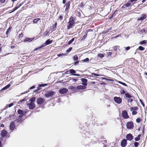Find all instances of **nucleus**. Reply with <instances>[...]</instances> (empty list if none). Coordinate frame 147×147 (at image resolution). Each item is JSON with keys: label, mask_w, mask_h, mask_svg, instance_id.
Masks as SVG:
<instances>
[{"label": "nucleus", "mask_w": 147, "mask_h": 147, "mask_svg": "<svg viewBox=\"0 0 147 147\" xmlns=\"http://www.w3.org/2000/svg\"><path fill=\"white\" fill-rule=\"evenodd\" d=\"M90 130L89 131H86L84 133V135H83V137H85L84 138V140L85 143L88 142H90V135H92L93 134V131L92 129Z\"/></svg>", "instance_id": "f257e3e1"}, {"label": "nucleus", "mask_w": 147, "mask_h": 147, "mask_svg": "<svg viewBox=\"0 0 147 147\" xmlns=\"http://www.w3.org/2000/svg\"><path fill=\"white\" fill-rule=\"evenodd\" d=\"M52 42H53V41L52 40H50V39L47 40L46 41L45 43L43 44V45H42L38 47V48H36L34 50V51L36 50H38L39 49H41L42 48L45 46L47 45H48L51 44V43Z\"/></svg>", "instance_id": "f03ea898"}, {"label": "nucleus", "mask_w": 147, "mask_h": 147, "mask_svg": "<svg viewBox=\"0 0 147 147\" xmlns=\"http://www.w3.org/2000/svg\"><path fill=\"white\" fill-rule=\"evenodd\" d=\"M45 101L44 98H38L36 99V102L38 105H42Z\"/></svg>", "instance_id": "7ed1b4c3"}, {"label": "nucleus", "mask_w": 147, "mask_h": 147, "mask_svg": "<svg viewBox=\"0 0 147 147\" xmlns=\"http://www.w3.org/2000/svg\"><path fill=\"white\" fill-rule=\"evenodd\" d=\"M127 127L128 129H131L134 128V125L132 121L128 122L126 123Z\"/></svg>", "instance_id": "20e7f679"}, {"label": "nucleus", "mask_w": 147, "mask_h": 147, "mask_svg": "<svg viewBox=\"0 0 147 147\" xmlns=\"http://www.w3.org/2000/svg\"><path fill=\"white\" fill-rule=\"evenodd\" d=\"M55 94V92L53 91H49L46 93L45 96L47 98H49L51 97Z\"/></svg>", "instance_id": "39448f33"}, {"label": "nucleus", "mask_w": 147, "mask_h": 147, "mask_svg": "<svg viewBox=\"0 0 147 147\" xmlns=\"http://www.w3.org/2000/svg\"><path fill=\"white\" fill-rule=\"evenodd\" d=\"M114 101L117 103L120 104L122 102V99L120 97L115 96L114 98Z\"/></svg>", "instance_id": "423d86ee"}, {"label": "nucleus", "mask_w": 147, "mask_h": 147, "mask_svg": "<svg viewBox=\"0 0 147 147\" xmlns=\"http://www.w3.org/2000/svg\"><path fill=\"white\" fill-rule=\"evenodd\" d=\"M68 91V90L65 88H63L60 89L59 90V93L61 94H63L66 93Z\"/></svg>", "instance_id": "0eeeda50"}, {"label": "nucleus", "mask_w": 147, "mask_h": 147, "mask_svg": "<svg viewBox=\"0 0 147 147\" xmlns=\"http://www.w3.org/2000/svg\"><path fill=\"white\" fill-rule=\"evenodd\" d=\"M70 6V1H69L66 3L65 5L63 7H66V8L65 10V11H66L67 13H68L69 11V9Z\"/></svg>", "instance_id": "6e6552de"}, {"label": "nucleus", "mask_w": 147, "mask_h": 147, "mask_svg": "<svg viewBox=\"0 0 147 147\" xmlns=\"http://www.w3.org/2000/svg\"><path fill=\"white\" fill-rule=\"evenodd\" d=\"M122 116L123 118L125 119H127L129 117L127 112L125 111H124L122 112Z\"/></svg>", "instance_id": "1a4fd4ad"}, {"label": "nucleus", "mask_w": 147, "mask_h": 147, "mask_svg": "<svg viewBox=\"0 0 147 147\" xmlns=\"http://www.w3.org/2000/svg\"><path fill=\"white\" fill-rule=\"evenodd\" d=\"M27 105L28 106L29 109L30 110L33 109L35 107V105L34 103H28L27 104Z\"/></svg>", "instance_id": "9d476101"}, {"label": "nucleus", "mask_w": 147, "mask_h": 147, "mask_svg": "<svg viewBox=\"0 0 147 147\" xmlns=\"http://www.w3.org/2000/svg\"><path fill=\"white\" fill-rule=\"evenodd\" d=\"M127 144V140L124 139L122 140L121 143V146L122 147H125Z\"/></svg>", "instance_id": "9b49d317"}, {"label": "nucleus", "mask_w": 147, "mask_h": 147, "mask_svg": "<svg viewBox=\"0 0 147 147\" xmlns=\"http://www.w3.org/2000/svg\"><path fill=\"white\" fill-rule=\"evenodd\" d=\"M1 135L2 137H5L7 134V132L5 129H3L1 131Z\"/></svg>", "instance_id": "f8f14e48"}, {"label": "nucleus", "mask_w": 147, "mask_h": 147, "mask_svg": "<svg viewBox=\"0 0 147 147\" xmlns=\"http://www.w3.org/2000/svg\"><path fill=\"white\" fill-rule=\"evenodd\" d=\"M127 139L129 141H131L133 138V136L130 133L127 134L126 137Z\"/></svg>", "instance_id": "ddd939ff"}, {"label": "nucleus", "mask_w": 147, "mask_h": 147, "mask_svg": "<svg viewBox=\"0 0 147 147\" xmlns=\"http://www.w3.org/2000/svg\"><path fill=\"white\" fill-rule=\"evenodd\" d=\"M14 123H15L14 121H13L11 123L10 125V126H9L10 129L12 131L14 130V129L15 127Z\"/></svg>", "instance_id": "4468645a"}, {"label": "nucleus", "mask_w": 147, "mask_h": 147, "mask_svg": "<svg viewBox=\"0 0 147 147\" xmlns=\"http://www.w3.org/2000/svg\"><path fill=\"white\" fill-rule=\"evenodd\" d=\"M81 80L82 82V84L86 86L87 85V82H88L87 80L84 78H82L81 79Z\"/></svg>", "instance_id": "2eb2a0df"}, {"label": "nucleus", "mask_w": 147, "mask_h": 147, "mask_svg": "<svg viewBox=\"0 0 147 147\" xmlns=\"http://www.w3.org/2000/svg\"><path fill=\"white\" fill-rule=\"evenodd\" d=\"M14 121L15 122H16V123H18V125H19L23 121V120L22 118H18V119H16V120Z\"/></svg>", "instance_id": "dca6fc26"}, {"label": "nucleus", "mask_w": 147, "mask_h": 147, "mask_svg": "<svg viewBox=\"0 0 147 147\" xmlns=\"http://www.w3.org/2000/svg\"><path fill=\"white\" fill-rule=\"evenodd\" d=\"M68 24L67 25V29L69 30L73 27V26H74V24L70 22H68Z\"/></svg>", "instance_id": "f3484780"}, {"label": "nucleus", "mask_w": 147, "mask_h": 147, "mask_svg": "<svg viewBox=\"0 0 147 147\" xmlns=\"http://www.w3.org/2000/svg\"><path fill=\"white\" fill-rule=\"evenodd\" d=\"M86 88V87L85 86H82V85H79L77 86V89L79 90H83L84 89Z\"/></svg>", "instance_id": "a211bd4d"}, {"label": "nucleus", "mask_w": 147, "mask_h": 147, "mask_svg": "<svg viewBox=\"0 0 147 147\" xmlns=\"http://www.w3.org/2000/svg\"><path fill=\"white\" fill-rule=\"evenodd\" d=\"M34 38H25L24 40V42H30L32 41L33 39Z\"/></svg>", "instance_id": "6ab92c4d"}, {"label": "nucleus", "mask_w": 147, "mask_h": 147, "mask_svg": "<svg viewBox=\"0 0 147 147\" xmlns=\"http://www.w3.org/2000/svg\"><path fill=\"white\" fill-rule=\"evenodd\" d=\"M146 14H143L142 15V16L140 18V19L141 20H143L146 18Z\"/></svg>", "instance_id": "aec40b11"}, {"label": "nucleus", "mask_w": 147, "mask_h": 147, "mask_svg": "<svg viewBox=\"0 0 147 147\" xmlns=\"http://www.w3.org/2000/svg\"><path fill=\"white\" fill-rule=\"evenodd\" d=\"M57 24L56 22L55 24H54L52 26V27L50 29L51 30L54 31L56 27Z\"/></svg>", "instance_id": "412c9836"}, {"label": "nucleus", "mask_w": 147, "mask_h": 147, "mask_svg": "<svg viewBox=\"0 0 147 147\" xmlns=\"http://www.w3.org/2000/svg\"><path fill=\"white\" fill-rule=\"evenodd\" d=\"M75 18L71 16L69 19V22L73 23L74 24H75Z\"/></svg>", "instance_id": "4be33fe9"}, {"label": "nucleus", "mask_w": 147, "mask_h": 147, "mask_svg": "<svg viewBox=\"0 0 147 147\" xmlns=\"http://www.w3.org/2000/svg\"><path fill=\"white\" fill-rule=\"evenodd\" d=\"M131 2L129 1L126 3H125L123 4V6L122 7L123 8L124 6L126 7H129L131 5Z\"/></svg>", "instance_id": "5701e85b"}, {"label": "nucleus", "mask_w": 147, "mask_h": 147, "mask_svg": "<svg viewBox=\"0 0 147 147\" xmlns=\"http://www.w3.org/2000/svg\"><path fill=\"white\" fill-rule=\"evenodd\" d=\"M125 96L126 98H133V96H132L131 95L128 93H125Z\"/></svg>", "instance_id": "b1692460"}, {"label": "nucleus", "mask_w": 147, "mask_h": 147, "mask_svg": "<svg viewBox=\"0 0 147 147\" xmlns=\"http://www.w3.org/2000/svg\"><path fill=\"white\" fill-rule=\"evenodd\" d=\"M18 113L20 115H24V113L23 112V111L22 110H21L20 109H19L18 111Z\"/></svg>", "instance_id": "393cba45"}, {"label": "nucleus", "mask_w": 147, "mask_h": 147, "mask_svg": "<svg viewBox=\"0 0 147 147\" xmlns=\"http://www.w3.org/2000/svg\"><path fill=\"white\" fill-rule=\"evenodd\" d=\"M138 109V108L137 107H131V111L135 110L137 111Z\"/></svg>", "instance_id": "a878e982"}, {"label": "nucleus", "mask_w": 147, "mask_h": 147, "mask_svg": "<svg viewBox=\"0 0 147 147\" xmlns=\"http://www.w3.org/2000/svg\"><path fill=\"white\" fill-rule=\"evenodd\" d=\"M145 48L143 47L142 46H140L138 49H137L136 50V51L138 49L140 51H144L145 49Z\"/></svg>", "instance_id": "bb28decb"}, {"label": "nucleus", "mask_w": 147, "mask_h": 147, "mask_svg": "<svg viewBox=\"0 0 147 147\" xmlns=\"http://www.w3.org/2000/svg\"><path fill=\"white\" fill-rule=\"evenodd\" d=\"M40 18H36L34 19L33 21V22L34 23H37L38 21L40 20Z\"/></svg>", "instance_id": "cd10ccee"}, {"label": "nucleus", "mask_w": 147, "mask_h": 147, "mask_svg": "<svg viewBox=\"0 0 147 147\" xmlns=\"http://www.w3.org/2000/svg\"><path fill=\"white\" fill-rule=\"evenodd\" d=\"M69 71L71 74H75L76 73V71L74 69H70L69 70Z\"/></svg>", "instance_id": "c85d7f7f"}, {"label": "nucleus", "mask_w": 147, "mask_h": 147, "mask_svg": "<svg viewBox=\"0 0 147 147\" xmlns=\"http://www.w3.org/2000/svg\"><path fill=\"white\" fill-rule=\"evenodd\" d=\"M35 100L36 97H33L30 99L29 101H30L31 103H33V102Z\"/></svg>", "instance_id": "c756f323"}, {"label": "nucleus", "mask_w": 147, "mask_h": 147, "mask_svg": "<svg viewBox=\"0 0 147 147\" xmlns=\"http://www.w3.org/2000/svg\"><path fill=\"white\" fill-rule=\"evenodd\" d=\"M41 89V88L40 87V86L39 85L38 86V87L37 88V89H36L35 90L34 92H37L38 90H40Z\"/></svg>", "instance_id": "7c9ffc66"}, {"label": "nucleus", "mask_w": 147, "mask_h": 147, "mask_svg": "<svg viewBox=\"0 0 147 147\" xmlns=\"http://www.w3.org/2000/svg\"><path fill=\"white\" fill-rule=\"evenodd\" d=\"M74 38H72L71 40H69L68 41V44L69 45L70 44H71L74 41Z\"/></svg>", "instance_id": "2f4dec72"}, {"label": "nucleus", "mask_w": 147, "mask_h": 147, "mask_svg": "<svg viewBox=\"0 0 147 147\" xmlns=\"http://www.w3.org/2000/svg\"><path fill=\"white\" fill-rule=\"evenodd\" d=\"M98 56L101 58H102L104 57V54H103L99 53L98 54Z\"/></svg>", "instance_id": "473e14b6"}, {"label": "nucleus", "mask_w": 147, "mask_h": 147, "mask_svg": "<svg viewBox=\"0 0 147 147\" xmlns=\"http://www.w3.org/2000/svg\"><path fill=\"white\" fill-rule=\"evenodd\" d=\"M84 5L83 3L82 2L79 4L78 5V7L82 9Z\"/></svg>", "instance_id": "72a5a7b5"}, {"label": "nucleus", "mask_w": 147, "mask_h": 147, "mask_svg": "<svg viewBox=\"0 0 147 147\" xmlns=\"http://www.w3.org/2000/svg\"><path fill=\"white\" fill-rule=\"evenodd\" d=\"M66 55H67V54H64V53H61V54H58L57 55V56L59 57H61V56H65Z\"/></svg>", "instance_id": "f704fd0d"}, {"label": "nucleus", "mask_w": 147, "mask_h": 147, "mask_svg": "<svg viewBox=\"0 0 147 147\" xmlns=\"http://www.w3.org/2000/svg\"><path fill=\"white\" fill-rule=\"evenodd\" d=\"M120 93L121 94H125V91L123 89H121L120 91Z\"/></svg>", "instance_id": "c9c22d12"}, {"label": "nucleus", "mask_w": 147, "mask_h": 147, "mask_svg": "<svg viewBox=\"0 0 147 147\" xmlns=\"http://www.w3.org/2000/svg\"><path fill=\"white\" fill-rule=\"evenodd\" d=\"M74 60L75 61L77 60L78 59V56L76 55H74L73 57Z\"/></svg>", "instance_id": "e433bc0d"}, {"label": "nucleus", "mask_w": 147, "mask_h": 147, "mask_svg": "<svg viewBox=\"0 0 147 147\" xmlns=\"http://www.w3.org/2000/svg\"><path fill=\"white\" fill-rule=\"evenodd\" d=\"M23 4V3H18L17 5H16V7L18 9V8L19 7H20Z\"/></svg>", "instance_id": "4c0bfd02"}, {"label": "nucleus", "mask_w": 147, "mask_h": 147, "mask_svg": "<svg viewBox=\"0 0 147 147\" xmlns=\"http://www.w3.org/2000/svg\"><path fill=\"white\" fill-rule=\"evenodd\" d=\"M146 43V40H144L140 42V44L141 45H143L144 44H145Z\"/></svg>", "instance_id": "58836bf2"}, {"label": "nucleus", "mask_w": 147, "mask_h": 147, "mask_svg": "<svg viewBox=\"0 0 147 147\" xmlns=\"http://www.w3.org/2000/svg\"><path fill=\"white\" fill-rule=\"evenodd\" d=\"M17 9H18V8L16 7H15L13 9L12 11L9 12V13H11L15 11V10H16Z\"/></svg>", "instance_id": "ea45409f"}, {"label": "nucleus", "mask_w": 147, "mask_h": 147, "mask_svg": "<svg viewBox=\"0 0 147 147\" xmlns=\"http://www.w3.org/2000/svg\"><path fill=\"white\" fill-rule=\"evenodd\" d=\"M119 47L118 46H115L113 47V48L115 51H116L117 50V47Z\"/></svg>", "instance_id": "a19ab883"}, {"label": "nucleus", "mask_w": 147, "mask_h": 147, "mask_svg": "<svg viewBox=\"0 0 147 147\" xmlns=\"http://www.w3.org/2000/svg\"><path fill=\"white\" fill-rule=\"evenodd\" d=\"M118 82L120 84H122V85L124 86H127V85L125 84V83H124V82H123L121 81H119Z\"/></svg>", "instance_id": "79ce46f5"}, {"label": "nucleus", "mask_w": 147, "mask_h": 147, "mask_svg": "<svg viewBox=\"0 0 147 147\" xmlns=\"http://www.w3.org/2000/svg\"><path fill=\"white\" fill-rule=\"evenodd\" d=\"M72 49V48L71 47H70L69 48V49L66 51V52L67 53H69L71 50Z\"/></svg>", "instance_id": "37998d69"}, {"label": "nucleus", "mask_w": 147, "mask_h": 147, "mask_svg": "<svg viewBox=\"0 0 147 147\" xmlns=\"http://www.w3.org/2000/svg\"><path fill=\"white\" fill-rule=\"evenodd\" d=\"M134 144L135 147H137L139 145V143L138 142H135Z\"/></svg>", "instance_id": "c03bdc74"}, {"label": "nucleus", "mask_w": 147, "mask_h": 147, "mask_svg": "<svg viewBox=\"0 0 147 147\" xmlns=\"http://www.w3.org/2000/svg\"><path fill=\"white\" fill-rule=\"evenodd\" d=\"M91 74L92 75H94V76H100V75H99L98 74H95V73H91Z\"/></svg>", "instance_id": "a18cd8bd"}, {"label": "nucleus", "mask_w": 147, "mask_h": 147, "mask_svg": "<svg viewBox=\"0 0 147 147\" xmlns=\"http://www.w3.org/2000/svg\"><path fill=\"white\" fill-rule=\"evenodd\" d=\"M141 121V120L140 118H138L136 119V121L137 123H140Z\"/></svg>", "instance_id": "49530a36"}, {"label": "nucleus", "mask_w": 147, "mask_h": 147, "mask_svg": "<svg viewBox=\"0 0 147 147\" xmlns=\"http://www.w3.org/2000/svg\"><path fill=\"white\" fill-rule=\"evenodd\" d=\"M7 89V88L5 86V87H4L2 89H1V90H0V92H2V91H3V90H4L6 89Z\"/></svg>", "instance_id": "de8ad7c7"}, {"label": "nucleus", "mask_w": 147, "mask_h": 147, "mask_svg": "<svg viewBox=\"0 0 147 147\" xmlns=\"http://www.w3.org/2000/svg\"><path fill=\"white\" fill-rule=\"evenodd\" d=\"M8 107H10L13 105V103H11L7 105Z\"/></svg>", "instance_id": "09e8293b"}, {"label": "nucleus", "mask_w": 147, "mask_h": 147, "mask_svg": "<svg viewBox=\"0 0 147 147\" xmlns=\"http://www.w3.org/2000/svg\"><path fill=\"white\" fill-rule=\"evenodd\" d=\"M140 101L142 105L144 107H145V105L142 101L141 99H140Z\"/></svg>", "instance_id": "8fccbe9b"}, {"label": "nucleus", "mask_w": 147, "mask_h": 147, "mask_svg": "<svg viewBox=\"0 0 147 147\" xmlns=\"http://www.w3.org/2000/svg\"><path fill=\"white\" fill-rule=\"evenodd\" d=\"M89 61V59L88 58H87L83 60V61L84 62H88Z\"/></svg>", "instance_id": "3c124183"}, {"label": "nucleus", "mask_w": 147, "mask_h": 147, "mask_svg": "<svg viewBox=\"0 0 147 147\" xmlns=\"http://www.w3.org/2000/svg\"><path fill=\"white\" fill-rule=\"evenodd\" d=\"M133 100L132 98H129L128 100V102L131 103Z\"/></svg>", "instance_id": "603ef678"}, {"label": "nucleus", "mask_w": 147, "mask_h": 147, "mask_svg": "<svg viewBox=\"0 0 147 147\" xmlns=\"http://www.w3.org/2000/svg\"><path fill=\"white\" fill-rule=\"evenodd\" d=\"M71 75L74 76H83V75H80L79 74H72Z\"/></svg>", "instance_id": "864d4df0"}, {"label": "nucleus", "mask_w": 147, "mask_h": 147, "mask_svg": "<svg viewBox=\"0 0 147 147\" xmlns=\"http://www.w3.org/2000/svg\"><path fill=\"white\" fill-rule=\"evenodd\" d=\"M35 88V86H33L31 87H30V88H28V90H29V91H30V90H31L32 89H34V88Z\"/></svg>", "instance_id": "5fc2aeb1"}, {"label": "nucleus", "mask_w": 147, "mask_h": 147, "mask_svg": "<svg viewBox=\"0 0 147 147\" xmlns=\"http://www.w3.org/2000/svg\"><path fill=\"white\" fill-rule=\"evenodd\" d=\"M10 30V28H9L8 29H7V31H6V35H7V34L9 33V31Z\"/></svg>", "instance_id": "6e6d98bb"}, {"label": "nucleus", "mask_w": 147, "mask_h": 147, "mask_svg": "<svg viewBox=\"0 0 147 147\" xmlns=\"http://www.w3.org/2000/svg\"><path fill=\"white\" fill-rule=\"evenodd\" d=\"M138 0H130V1L131 3H133V4L135 3V2L137 1Z\"/></svg>", "instance_id": "4d7b16f0"}, {"label": "nucleus", "mask_w": 147, "mask_h": 147, "mask_svg": "<svg viewBox=\"0 0 147 147\" xmlns=\"http://www.w3.org/2000/svg\"><path fill=\"white\" fill-rule=\"evenodd\" d=\"M116 11V10L115 11V12L114 13H113L112 15L109 18V19H111V18H112L113 17V16H114V15L115 13V12Z\"/></svg>", "instance_id": "13d9d810"}, {"label": "nucleus", "mask_w": 147, "mask_h": 147, "mask_svg": "<svg viewBox=\"0 0 147 147\" xmlns=\"http://www.w3.org/2000/svg\"><path fill=\"white\" fill-rule=\"evenodd\" d=\"M132 111V114L134 115H136L137 114V112L136 111Z\"/></svg>", "instance_id": "bf43d9fd"}, {"label": "nucleus", "mask_w": 147, "mask_h": 147, "mask_svg": "<svg viewBox=\"0 0 147 147\" xmlns=\"http://www.w3.org/2000/svg\"><path fill=\"white\" fill-rule=\"evenodd\" d=\"M39 86H40V87H44L45 86H46L47 85V84H40L39 85Z\"/></svg>", "instance_id": "052dcab7"}, {"label": "nucleus", "mask_w": 147, "mask_h": 147, "mask_svg": "<svg viewBox=\"0 0 147 147\" xmlns=\"http://www.w3.org/2000/svg\"><path fill=\"white\" fill-rule=\"evenodd\" d=\"M48 32H47V31H45L44 33V35H45V36H47V35H48ZM49 34H48L49 35Z\"/></svg>", "instance_id": "680f3d73"}, {"label": "nucleus", "mask_w": 147, "mask_h": 147, "mask_svg": "<svg viewBox=\"0 0 147 147\" xmlns=\"http://www.w3.org/2000/svg\"><path fill=\"white\" fill-rule=\"evenodd\" d=\"M140 139L138 138L137 137L135 138V140L136 141H138L140 140Z\"/></svg>", "instance_id": "e2e57ef3"}, {"label": "nucleus", "mask_w": 147, "mask_h": 147, "mask_svg": "<svg viewBox=\"0 0 147 147\" xmlns=\"http://www.w3.org/2000/svg\"><path fill=\"white\" fill-rule=\"evenodd\" d=\"M71 89L74 90H77V88H76L74 86H72L71 88Z\"/></svg>", "instance_id": "0e129e2a"}, {"label": "nucleus", "mask_w": 147, "mask_h": 147, "mask_svg": "<svg viewBox=\"0 0 147 147\" xmlns=\"http://www.w3.org/2000/svg\"><path fill=\"white\" fill-rule=\"evenodd\" d=\"M26 100H27V99L26 98H24L22 100H20V102H22L23 101H26Z\"/></svg>", "instance_id": "69168bd1"}, {"label": "nucleus", "mask_w": 147, "mask_h": 147, "mask_svg": "<svg viewBox=\"0 0 147 147\" xmlns=\"http://www.w3.org/2000/svg\"><path fill=\"white\" fill-rule=\"evenodd\" d=\"M112 54V53L111 52H109L107 53V55L108 56H109L111 55Z\"/></svg>", "instance_id": "338daca9"}, {"label": "nucleus", "mask_w": 147, "mask_h": 147, "mask_svg": "<svg viewBox=\"0 0 147 147\" xmlns=\"http://www.w3.org/2000/svg\"><path fill=\"white\" fill-rule=\"evenodd\" d=\"M125 50L126 51H128V50H129L130 49V47H125Z\"/></svg>", "instance_id": "774afa93"}]
</instances>
